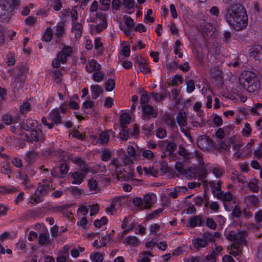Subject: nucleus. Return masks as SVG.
<instances>
[{
	"label": "nucleus",
	"instance_id": "obj_15",
	"mask_svg": "<svg viewBox=\"0 0 262 262\" xmlns=\"http://www.w3.org/2000/svg\"><path fill=\"white\" fill-rule=\"evenodd\" d=\"M14 76V81L13 82V85L15 88L18 87L19 88H22L24 86L26 80V75L25 74L17 73Z\"/></svg>",
	"mask_w": 262,
	"mask_h": 262
},
{
	"label": "nucleus",
	"instance_id": "obj_43",
	"mask_svg": "<svg viewBox=\"0 0 262 262\" xmlns=\"http://www.w3.org/2000/svg\"><path fill=\"white\" fill-rule=\"evenodd\" d=\"M49 235L47 233H42L39 236V244L40 245H45L47 244L49 241Z\"/></svg>",
	"mask_w": 262,
	"mask_h": 262
},
{
	"label": "nucleus",
	"instance_id": "obj_60",
	"mask_svg": "<svg viewBox=\"0 0 262 262\" xmlns=\"http://www.w3.org/2000/svg\"><path fill=\"white\" fill-rule=\"evenodd\" d=\"M64 27L62 25H57L56 28L55 35L57 37H61L64 32Z\"/></svg>",
	"mask_w": 262,
	"mask_h": 262
},
{
	"label": "nucleus",
	"instance_id": "obj_6",
	"mask_svg": "<svg viewBox=\"0 0 262 262\" xmlns=\"http://www.w3.org/2000/svg\"><path fill=\"white\" fill-rule=\"evenodd\" d=\"M62 45L63 46L62 50L57 54V57L61 63H65L67 61V57L71 56L73 53V48L64 43H62Z\"/></svg>",
	"mask_w": 262,
	"mask_h": 262
},
{
	"label": "nucleus",
	"instance_id": "obj_13",
	"mask_svg": "<svg viewBox=\"0 0 262 262\" xmlns=\"http://www.w3.org/2000/svg\"><path fill=\"white\" fill-rule=\"evenodd\" d=\"M248 235V231L246 230L240 231L236 233H234L235 244H237L242 246L246 244L245 240L246 237Z\"/></svg>",
	"mask_w": 262,
	"mask_h": 262
},
{
	"label": "nucleus",
	"instance_id": "obj_54",
	"mask_svg": "<svg viewBox=\"0 0 262 262\" xmlns=\"http://www.w3.org/2000/svg\"><path fill=\"white\" fill-rule=\"evenodd\" d=\"M11 169L10 166L8 164H5L0 167V172L3 174H8V177L10 178L9 174L11 173Z\"/></svg>",
	"mask_w": 262,
	"mask_h": 262
},
{
	"label": "nucleus",
	"instance_id": "obj_37",
	"mask_svg": "<svg viewBox=\"0 0 262 262\" xmlns=\"http://www.w3.org/2000/svg\"><path fill=\"white\" fill-rule=\"evenodd\" d=\"M110 136L107 132H102L99 135L100 143L103 145L107 144L109 141Z\"/></svg>",
	"mask_w": 262,
	"mask_h": 262
},
{
	"label": "nucleus",
	"instance_id": "obj_52",
	"mask_svg": "<svg viewBox=\"0 0 262 262\" xmlns=\"http://www.w3.org/2000/svg\"><path fill=\"white\" fill-rule=\"evenodd\" d=\"M70 206H71V205L67 204V205L59 206L57 207H53V208H51L50 209L54 212H60L61 213H63L64 210H67Z\"/></svg>",
	"mask_w": 262,
	"mask_h": 262
},
{
	"label": "nucleus",
	"instance_id": "obj_38",
	"mask_svg": "<svg viewBox=\"0 0 262 262\" xmlns=\"http://www.w3.org/2000/svg\"><path fill=\"white\" fill-rule=\"evenodd\" d=\"M78 99V96L77 95H74L72 97H71L69 100V106L71 109L73 110H77L79 107V105L77 102L75 101V100Z\"/></svg>",
	"mask_w": 262,
	"mask_h": 262
},
{
	"label": "nucleus",
	"instance_id": "obj_30",
	"mask_svg": "<svg viewBox=\"0 0 262 262\" xmlns=\"http://www.w3.org/2000/svg\"><path fill=\"white\" fill-rule=\"evenodd\" d=\"M72 29L74 31L75 37L80 38L82 35V26L79 23H73Z\"/></svg>",
	"mask_w": 262,
	"mask_h": 262
},
{
	"label": "nucleus",
	"instance_id": "obj_48",
	"mask_svg": "<svg viewBox=\"0 0 262 262\" xmlns=\"http://www.w3.org/2000/svg\"><path fill=\"white\" fill-rule=\"evenodd\" d=\"M107 219L105 216L102 217L100 220H96L94 222V226L97 228H100L102 225L107 223Z\"/></svg>",
	"mask_w": 262,
	"mask_h": 262
},
{
	"label": "nucleus",
	"instance_id": "obj_63",
	"mask_svg": "<svg viewBox=\"0 0 262 262\" xmlns=\"http://www.w3.org/2000/svg\"><path fill=\"white\" fill-rule=\"evenodd\" d=\"M17 69L18 70V74H25L27 71L28 69L26 63L21 62L18 66Z\"/></svg>",
	"mask_w": 262,
	"mask_h": 262
},
{
	"label": "nucleus",
	"instance_id": "obj_62",
	"mask_svg": "<svg viewBox=\"0 0 262 262\" xmlns=\"http://www.w3.org/2000/svg\"><path fill=\"white\" fill-rule=\"evenodd\" d=\"M251 132V128L248 123L245 124L244 128L243 129V135L245 137H248Z\"/></svg>",
	"mask_w": 262,
	"mask_h": 262
},
{
	"label": "nucleus",
	"instance_id": "obj_14",
	"mask_svg": "<svg viewBox=\"0 0 262 262\" xmlns=\"http://www.w3.org/2000/svg\"><path fill=\"white\" fill-rule=\"evenodd\" d=\"M101 66L95 59H91L89 61L85 66L86 71L89 73L99 71L101 70Z\"/></svg>",
	"mask_w": 262,
	"mask_h": 262
},
{
	"label": "nucleus",
	"instance_id": "obj_53",
	"mask_svg": "<svg viewBox=\"0 0 262 262\" xmlns=\"http://www.w3.org/2000/svg\"><path fill=\"white\" fill-rule=\"evenodd\" d=\"M167 136L166 129L160 127L157 130L156 136L159 139H163Z\"/></svg>",
	"mask_w": 262,
	"mask_h": 262
},
{
	"label": "nucleus",
	"instance_id": "obj_44",
	"mask_svg": "<svg viewBox=\"0 0 262 262\" xmlns=\"http://www.w3.org/2000/svg\"><path fill=\"white\" fill-rule=\"evenodd\" d=\"M0 188H1L0 193L4 194L6 193H13L16 191V189L13 186L7 188V186H4L0 187Z\"/></svg>",
	"mask_w": 262,
	"mask_h": 262
},
{
	"label": "nucleus",
	"instance_id": "obj_12",
	"mask_svg": "<svg viewBox=\"0 0 262 262\" xmlns=\"http://www.w3.org/2000/svg\"><path fill=\"white\" fill-rule=\"evenodd\" d=\"M136 64L138 65L141 72H142L144 74L150 72V69L148 67L146 60L145 58L140 56H137Z\"/></svg>",
	"mask_w": 262,
	"mask_h": 262
},
{
	"label": "nucleus",
	"instance_id": "obj_49",
	"mask_svg": "<svg viewBox=\"0 0 262 262\" xmlns=\"http://www.w3.org/2000/svg\"><path fill=\"white\" fill-rule=\"evenodd\" d=\"M133 203L137 207L140 208L141 210H143V207H144V203L143 199L140 197H136L133 200Z\"/></svg>",
	"mask_w": 262,
	"mask_h": 262
},
{
	"label": "nucleus",
	"instance_id": "obj_9",
	"mask_svg": "<svg viewBox=\"0 0 262 262\" xmlns=\"http://www.w3.org/2000/svg\"><path fill=\"white\" fill-rule=\"evenodd\" d=\"M12 15V13L6 5L0 0V21H8Z\"/></svg>",
	"mask_w": 262,
	"mask_h": 262
},
{
	"label": "nucleus",
	"instance_id": "obj_57",
	"mask_svg": "<svg viewBox=\"0 0 262 262\" xmlns=\"http://www.w3.org/2000/svg\"><path fill=\"white\" fill-rule=\"evenodd\" d=\"M206 225L212 230H215L216 228V224L212 218L208 217L206 219Z\"/></svg>",
	"mask_w": 262,
	"mask_h": 262
},
{
	"label": "nucleus",
	"instance_id": "obj_31",
	"mask_svg": "<svg viewBox=\"0 0 262 262\" xmlns=\"http://www.w3.org/2000/svg\"><path fill=\"white\" fill-rule=\"evenodd\" d=\"M130 121L131 118L128 114L124 113L121 115L120 117V122L121 127H127L126 125L130 123Z\"/></svg>",
	"mask_w": 262,
	"mask_h": 262
},
{
	"label": "nucleus",
	"instance_id": "obj_27",
	"mask_svg": "<svg viewBox=\"0 0 262 262\" xmlns=\"http://www.w3.org/2000/svg\"><path fill=\"white\" fill-rule=\"evenodd\" d=\"M139 239L134 236H128L124 240L123 243L130 247H136L138 246Z\"/></svg>",
	"mask_w": 262,
	"mask_h": 262
},
{
	"label": "nucleus",
	"instance_id": "obj_55",
	"mask_svg": "<svg viewBox=\"0 0 262 262\" xmlns=\"http://www.w3.org/2000/svg\"><path fill=\"white\" fill-rule=\"evenodd\" d=\"M142 156L145 159L151 160L154 157V154L152 151L146 149L143 150Z\"/></svg>",
	"mask_w": 262,
	"mask_h": 262
},
{
	"label": "nucleus",
	"instance_id": "obj_26",
	"mask_svg": "<svg viewBox=\"0 0 262 262\" xmlns=\"http://www.w3.org/2000/svg\"><path fill=\"white\" fill-rule=\"evenodd\" d=\"M209 184L212 188V192L214 196H215V194L217 193L223 191L222 190L221 186L222 184V182L221 181H219L216 184H215L213 181H210L209 182Z\"/></svg>",
	"mask_w": 262,
	"mask_h": 262
},
{
	"label": "nucleus",
	"instance_id": "obj_45",
	"mask_svg": "<svg viewBox=\"0 0 262 262\" xmlns=\"http://www.w3.org/2000/svg\"><path fill=\"white\" fill-rule=\"evenodd\" d=\"M53 36L52 30L50 28H48L43 36V40L48 42L51 40Z\"/></svg>",
	"mask_w": 262,
	"mask_h": 262
},
{
	"label": "nucleus",
	"instance_id": "obj_7",
	"mask_svg": "<svg viewBox=\"0 0 262 262\" xmlns=\"http://www.w3.org/2000/svg\"><path fill=\"white\" fill-rule=\"evenodd\" d=\"M209 242V241L204 236L203 233L201 234V236L192 239V245L197 251H199L201 248L207 247Z\"/></svg>",
	"mask_w": 262,
	"mask_h": 262
},
{
	"label": "nucleus",
	"instance_id": "obj_40",
	"mask_svg": "<svg viewBox=\"0 0 262 262\" xmlns=\"http://www.w3.org/2000/svg\"><path fill=\"white\" fill-rule=\"evenodd\" d=\"M258 181L257 180H254L252 182L248 183V187L250 188L251 191L253 192H258L259 187L258 186Z\"/></svg>",
	"mask_w": 262,
	"mask_h": 262
},
{
	"label": "nucleus",
	"instance_id": "obj_17",
	"mask_svg": "<svg viewBox=\"0 0 262 262\" xmlns=\"http://www.w3.org/2000/svg\"><path fill=\"white\" fill-rule=\"evenodd\" d=\"M163 120L172 130H174L176 128H178L174 119H173L170 115L164 114L163 115Z\"/></svg>",
	"mask_w": 262,
	"mask_h": 262
},
{
	"label": "nucleus",
	"instance_id": "obj_21",
	"mask_svg": "<svg viewBox=\"0 0 262 262\" xmlns=\"http://www.w3.org/2000/svg\"><path fill=\"white\" fill-rule=\"evenodd\" d=\"M244 202L251 206H256L259 204V201L257 197L254 195H248L244 198Z\"/></svg>",
	"mask_w": 262,
	"mask_h": 262
},
{
	"label": "nucleus",
	"instance_id": "obj_47",
	"mask_svg": "<svg viewBox=\"0 0 262 262\" xmlns=\"http://www.w3.org/2000/svg\"><path fill=\"white\" fill-rule=\"evenodd\" d=\"M115 86V80L113 79H108L105 83V90L110 92L114 90Z\"/></svg>",
	"mask_w": 262,
	"mask_h": 262
},
{
	"label": "nucleus",
	"instance_id": "obj_51",
	"mask_svg": "<svg viewBox=\"0 0 262 262\" xmlns=\"http://www.w3.org/2000/svg\"><path fill=\"white\" fill-rule=\"evenodd\" d=\"M223 40L226 43H229L231 41L232 36V33L230 31H225L223 33Z\"/></svg>",
	"mask_w": 262,
	"mask_h": 262
},
{
	"label": "nucleus",
	"instance_id": "obj_1",
	"mask_svg": "<svg viewBox=\"0 0 262 262\" xmlns=\"http://www.w3.org/2000/svg\"><path fill=\"white\" fill-rule=\"evenodd\" d=\"M224 18L231 28L237 31L245 29L248 22L245 7L240 3H231L226 6L223 12Z\"/></svg>",
	"mask_w": 262,
	"mask_h": 262
},
{
	"label": "nucleus",
	"instance_id": "obj_16",
	"mask_svg": "<svg viewBox=\"0 0 262 262\" xmlns=\"http://www.w3.org/2000/svg\"><path fill=\"white\" fill-rule=\"evenodd\" d=\"M49 117L53 121V124H58L61 123V117L58 108L54 109L49 114Z\"/></svg>",
	"mask_w": 262,
	"mask_h": 262
},
{
	"label": "nucleus",
	"instance_id": "obj_56",
	"mask_svg": "<svg viewBox=\"0 0 262 262\" xmlns=\"http://www.w3.org/2000/svg\"><path fill=\"white\" fill-rule=\"evenodd\" d=\"M211 172L215 176V177L218 178L220 177L225 171L223 168L220 167H213L211 169Z\"/></svg>",
	"mask_w": 262,
	"mask_h": 262
},
{
	"label": "nucleus",
	"instance_id": "obj_20",
	"mask_svg": "<svg viewBox=\"0 0 262 262\" xmlns=\"http://www.w3.org/2000/svg\"><path fill=\"white\" fill-rule=\"evenodd\" d=\"M215 197L223 202H230L232 200L233 195L230 192H224V191L217 193L215 194Z\"/></svg>",
	"mask_w": 262,
	"mask_h": 262
},
{
	"label": "nucleus",
	"instance_id": "obj_36",
	"mask_svg": "<svg viewBox=\"0 0 262 262\" xmlns=\"http://www.w3.org/2000/svg\"><path fill=\"white\" fill-rule=\"evenodd\" d=\"M143 201L144 203L143 209H148L152 204L151 196L148 194L144 195Z\"/></svg>",
	"mask_w": 262,
	"mask_h": 262
},
{
	"label": "nucleus",
	"instance_id": "obj_4",
	"mask_svg": "<svg viewBox=\"0 0 262 262\" xmlns=\"http://www.w3.org/2000/svg\"><path fill=\"white\" fill-rule=\"evenodd\" d=\"M142 116L143 119L149 120L151 118H156L158 115V111L149 104L142 106Z\"/></svg>",
	"mask_w": 262,
	"mask_h": 262
},
{
	"label": "nucleus",
	"instance_id": "obj_18",
	"mask_svg": "<svg viewBox=\"0 0 262 262\" xmlns=\"http://www.w3.org/2000/svg\"><path fill=\"white\" fill-rule=\"evenodd\" d=\"M46 195L42 194L36 189L33 194L30 197L29 203L33 205L37 204L43 201V198Z\"/></svg>",
	"mask_w": 262,
	"mask_h": 262
},
{
	"label": "nucleus",
	"instance_id": "obj_24",
	"mask_svg": "<svg viewBox=\"0 0 262 262\" xmlns=\"http://www.w3.org/2000/svg\"><path fill=\"white\" fill-rule=\"evenodd\" d=\"M187 118L184 112H179L177 116V121L178 124L181 126H186L187 125Z\"/></svg>",
	"mask_w": 262,
	"mask_h": 262
},
{
	"label": "nucleus",
	"instance_id": "obj_46",
	"mask_svg": "<svg viewBox=\"0 0 262 262\" xmlns=\"http://www.w3.org/2000/svg\"><path fill=\"white\" fill-rule=\"evenodd\" d=\"M30 110V104L29 102H24L20 107V113L21 115L26 114Z\"/></svg>",
	"mask_w": 262,
	"mask_h": 262
},
{
	"label": "nucleus",
	"instance_id": "obj_35",
	"mask_svg": "<svg viewBox=\"0 0 262 262\" xmlns=\"http://www.w3.org/2000/svg\"><path fill=\"white\" fill-rule=\"evenodd\" d=\"M242 247L233 244L231 246L229 253L234 256H236L242 253Z\"/></svg>",
	"mask_w": 262,
	"mask_h": 262
},
{
	"label": "nucleus",
	"instance_id": "obj_59",
	"mask_svg": "<svg viewBox=\"0 0 262 262\" xmlns=\"http://www.w3.org/2000/svg\"><path fill=\"white\" fill-rule=\"evenodd\" d=\"M186 85H187V92L188 93H191L195 89L194 82L192 79L189 80L187 81Z\"/></svg>",
	"mask_w": 262,
	"mask_h": 262
},
{
	"label": "nucleus",
	"instance_id": "obj_2",
	"mask_svg": "<svg viewBox=\"0 0 262 262\" xmlns=\"http://www.w3.org/2000/svg\"><path fill=\"white\" fill-rule=\"evenodd\" d=\"M239 81L249 93L256 94L261 89L260 82L256 74L251 71H245L239 77Z\"/></svg>",
	"mask_w": 262,
	"mask_h": 262
},
{
	"label": "nucleus",
	"instance_id": "obj_58",
	"mask_svg": "<svg viewBox=\"0 0 262 262\" xmlns=\"http://www.w3.org/2000/svg\"><path fill=\"white\" fill-rule=\"evenodd\" d=\"M153 127V123H152L150 126L146 124L143 125L142 128L143 133L146 136L149 135L151 131L152 130Z\"/></svg>",
	"mask_w": 262,
	"mask_h": 262
},
{
	"label": "nucleus",
	"instance_id": "obj_11",
	"mask_svg": "<svg viewBox=\"0 0 262 262\" xmlns=\"http://www.w3.org/2000/svg\"><path fill=\"white\" fill-rule=\"evenodd\" d=\"M250 56L255 60H262V46L260 45H253L249 50Z\"/></svg>",
	"mask_w": 262,
	"mask_h": 262
},
{
	"label": "nucleus",
	"instance_id": "obj_5",
	"mask_svg": "<svg viewBox=\"0 0 262 262\" xmlns=\"http://www.w3.org/2000/svg\"><path fill=\"white\" fill-rule=\"evenodd\" d=\"M30 136L31 139V143L34 142L43 143L45 139L46 136L41 129L33 128L30 130Z\"/></svg>",
	"mask_w": 262,
	"mask_h": 262
},
{
	"label": "nucleus",
	"instance_id": "obj_25",
	"mask_svg": "<svg viewBox=\"0 0 262 262\" xmlns=\"http://www.w3.org/2000/svg\"><path fill=\"white\" fill-rule=\"evenodd\" d=\"M165 142L167 143V145L166 146L165 151L163 152V154H165L166 152H168V156H173L177 148L176 143L174 142L169 141L168 140L165 141Z\"/></svg>",
	"mask_w": 262,
	"mask_h": 262
},
{
	"label": "nucleus",
	"instance_id": "obj_61",
	"mask_svg": "<svg viewBox=\"0 0 262 262\" xmlns=\"http://www.w3.org/2000/svg\"><path fill=\"white\" fill-rule=\"evenodd\" d=\"M149 100V96L148 95L143 94L140 98V102L141 105H148V103Z\"/></svg>",
	"mask_w": 262,
	"mask_h": 262
},
{
	"label": "nucleus",
	"instance_id": "obj_64",
	"mask_svg": "<svg viewBox=\"0 0 262 262\" xmlns=\"http://www.w3.org/2000/svg\"><path fill=\"white\" fill-rule=\"evenodd\" d=\"M256 256L259 261H262V242L257 247Z\"/></svg>",
	"mask_w": 262,
	"mask_h": 262
},
{
	"label": "nucleus",
	"instance_id": "obj_22",
	"mask_svg": "<svg viewBox=\"0 0 262 262\" xmlns=\"http://www.w3.org/2000/svg\"><path fill=\"white\" fill-rule=\"evenodd\" d=\"M92 98L96 99L103 92V89L98 84H93L91 86Z\"/></svg>",
	"mask_w": 262,
	"mask_h": 262
},
{
	"label": "nucleus",
	"instance_id": "obj_3",
	"mask_svg": "<svg viewBox=\"0 0 262 262\" xmlns=\"http://www.w3.org/2000/svg\"><path fill=\"white\" fill-rule=\"evenodd\" d=\"M175 169L180 173L185 174L186 178L192 179L196 177V169L195 168H190L187 170L184 169L183 164L180 162H177L175 164Z\"/></svg>",
	"mask_w": 262,
	"mask_h": 262
},
{
	"label": "nucleus",
	"instance_id": "obj_33",
	"mask_svg": "<svg viewBox=\"0 0 262 262\" xmlns=\"http://www.w3.org/2000/svg\"><path fill=\"white\" fill-rule=\"evenodd\" d=\"M178 154L182 157L185 160H189L191 157V153L188 152L183 145L181 144L179 146Z\"/></svg>",
	"mask_w": 262,
	"mask_h": 262
},
{
	"label": "nucleus",
	"instance_id": "obj_29",
	"mask_svg": "<svg viewBox=\"0 0 262 262\" xmlns=\"http://www.w3.org/2000/svg\"><path fill=\"white\" fill-rule=\"evenodd\" d=\"M88 187L93 194H95L100 190L96 180L94 179L89 180Z\"/></svg>",
	"mask_w": 262,
	"mask_h": 262
},
{
	"label": "nucleus",
	"instance_id": "obj_8",
	"mask_svg": "<svg viewBox=\"0 0 262 262\" xmlns=\"http://www.w3.org/2000/svg\"><path fill=\"white\" fill-rule=\"evenodd\" d=\"M196 143L199 148L203 150L209 149L212 146V141L206 136L200 137L198 139Z\"/></svg>",
	"mask_w": 262,
	"mask_h": 262
},
{
	"label": "nucleus",
	"instance_id": "obj_41",
	"mask_svg": "<svg viewBox=\"0 0 262 262\" xmlns=\"http://www.w3.org/2000/svg\"><path fill=\"white\" fill-rule=\"evenodd\" d=\"M104 77V74L100 71L94 72L92 76L93 80L97 82L102 81Z\"/></svg>",
	"mask_w": 262,
	"mask_h": 262
},
{
	"label": "nucleus",
	"instance_id": "obj_23",
	"mask_svg": "<svg viewBox=\"0 0 262 262\" xmlns=\"http://www.w3.org/2000/svg\"><path fill=\"white\" fill-rule=\"evenodd\" d=\"M7 7L12 12L17 9L20 5L19 0H2Z\"/></svg>",
	"mask_w": 262,
	"mask_h": 262
},
{
	"label": "nucleus",
	"instance_id": "obj_28",
	"mask_svg": "<svg viewBox=\"0 0 262 262\" xmlns=\"http://www.w3.org/2000/svg\"><path fill=\"white\" fill-rule=\"evenodd\" d=\"M202 219L199 215L192 216L189 221V226L191 228L196 226H201L202 224Z\"/></svg>",
	"mask_w": 262,
	"mask_h": 262
},
{
	"label": "nucleus",
	"instance_id": "obj_34",
	"mask_svg": "<svg viewBox=\"0 0 262 262\" xmlns=\"http://www.w3.org/2000/svg\"><path fill=\"white\" fill-rule=\"evenodd\" d=\"M36 189H37V192L39 191L42 194H44L46 196L50 190V185L49 184H42L41 183H39Z\"/></svg>",
	"mask_w": 262,
	"mask_h": 262
},
{
	"label": "nucleus",
	"instance_id": "obj_42",
	"mask_svg": "<svg viewBox=\"0 0 262 262\" xmlns=\"http://www.w3.org/2000/svg\"><path fill=\"white\" fill-rule=\"evenodd\" d=\"M151 96L156 100L158 101H161L167 96V93L166 92H163L159 94L158 93L152 92L150 94Z\"/></svg>",
	"mask_w": 262,
	"mask_h": 262
},
{
	"label": "nucleus",
	"instance_id": "obj_32",
	"mask_svg": "<svg viewBox=\"0 0 262 262\" xmlns=\"http://www.w3.org/2000/svg\"><path fill=\"white\" fill-rule=\"evenodd\" d=\"M203 235L209 242L214 243L215 241V238H219L221 234L219 232H215L212 234L211 232L206 231L203 233Z\"/></svg>",
	"mask_w": 262,
	"mask_h": 262
},
{
	"label": "nucleus",
	"instance_id": "obj_50",
	"mask_svg": "<svg viewBox=\"0 0 262 262\" xmlns=\"http://www.w3.org/2000/svg\"><path fill=\"white\" fill-rule=\"evenodd\" d=\"M163 211V208H159L157 210L154 211L147 216L146 220H150L154 219L155 217L159 216L160 213H161Z\"/></svg>",
	"mask_w": 262,
	"mask_h": 262
},
{
	"label": "nucleus",
	"instance_id": "obj_10",
	"mask_svg": "<svg viewBox=\"0 0 262 262\" xmlns=\"http://www.w3.org/2000/svg\"><path fill=\"white\" fill-rule=\"evenodd\" d=\"M115 170L117 176V178L119 180L120 178H122L124 181H128L133 176V172L131 169H129V171L126 172L124 169L122 167L121 165L116 166Z\"/></svg>",
	"mask_w": 262,
	"mask_h": 262
},
{
	"label": "nucleus",
	"instance_id": "obj_39",
	"mask_svg": "<svg viewBox=\"0 0 262 262\" xmlns=\"http://www.w3.org/2000/svg\"><path fill=\"white\" fill-rule=\"evenodd\" d=\"M149 256H153V255L149 251H144L142 254L141 258L139 259L137 262H150Z\"/></svg>",
	"mask_w": 262,
	"mask_h": 262
},
{
	"label": "nucleus",
	"instance_id": "obj_19",
	"mask_svg": "<svg viewBox=\"0 0 262 262\" xmlns=\"http://www.w3.org/2000/svg\"><path fill=\"white\" fill-rule=\"evenodd\" d=\"M17 177L20 179V180L22 181L21 184L23 185L25 189H29L32 187V186L30 185V179L26 173L18 171Z\"/></svg>",
	"mask_w": 262,
	"mask_h": 262
}]
</instances>
